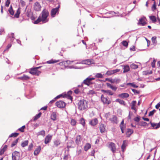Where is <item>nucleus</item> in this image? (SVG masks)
<instances>
[{
    "label": "nucleus",
    "mask_w": 160,
    "mask_h": 160,
    "mask_svg": "<svg viewBox=\"0 0 160 160\" xmlns=\"http://www.w3.org/2000/svg\"><path fill=\"white\" fill-rule=\"evenodd\" d=\"M48 11L46 9L43 10L37 19L34 21L33 23L35 24H38L41 22L43 23L47 22L48 21V17L49 16Z\"/></svg>",
    "instance_id": "f257e3e1"
},
{
    "label": "nucleus",
    "mask_w": 160,
    "mask_h": 160,
    "mask_svg": "<svg viewBox=\"0 0 160 160\" xmlns=\"http://www.w3.org/2000/svg\"><path fill=\"white\" fill-rule=\"evenodd\" d=\"M88 101L85 100H80L78 102V108L80 110H83L88 107Z\"/></svg>",
    "instance_id": "f03ea898"
},
{
    "label": "nucleus",
    "mask_w": 160,
    "mask_h": 160,
    "mask_svg": "<svg viewBox=\"0 0 160 160\" xmlns=\"http://www.w3.org/2000/svg\"><path fill=\"white\" fill-rule=\"evenodd\" d=\"M41 67L40 66L39 67L32 68L31 69L30 71L29 72V73L33 75H38L41 73V72L40 71L38 70V69L40 68Z\"/></svg>",
    "instance_id": "7ed1b4c3"
},
{
    "label": "nucleus",
    "mask_w": 160,
    "mask_h": 160,
    "mask_svg": "<svg viewBox=\"0 0 160 160\" xmlns=\"http://www.w3.org/2000/svg\"><path fill=\"white\" fill-rule=\"evenodd\" d=\"M60 7V5H59L58 7L55 8H53L51 10V14L52 17H55V15L58 13L59 8Z\"/></svg>",
    "instance_id": "20e7f679"
},
{
    "label": "nucleus",
    "mask_w": 160,
    "mask_h": 160,
    "mask_svg": "<svg viewBox=\"0 0 160 160\" xmlns=\"http://www.w3.org/2000/svg\"><path fill=\"white\" fill-rule=\"evenodd\" d=\"M55 105L58 108H64L65 107L66 103L62 101H59L56 102Z\"/></svg>",
    "instance_id": "39448f33"
},
{
    "label": "nucleus",
    "mask_w": 160,
    "mask_h": 160,
    "mask_svg": "<svg viewBox=\"0 0 160 160\" xmlns=\"http://www.w3.org/2000/svg\"><path fill=\"white\" fill-rule=\"evenodd\" d=\"M12 160H19L20 158V154L17 151H15L12 154Z\"/></svg>",
    "instance_id": "423d86ee"
},
{
    "label": "nucleus",
    "mask_w": 160,
    "mask_h": 160,
    "mask_svg": "<svg viewBox=\"0 0 160 160\" xmlns=\"http://www.w3.org/2000/svg\"><path fill=\"white\" fill-rule=\"evenodd\" d=\"M101 99L102 102L104 104H109L111 103L110 101L106 98L104 97L103 95H102L101 96Z\"/></svg>",
    "instance_id": "0eeeda50"
},
{
    "label": "nucleus",
    "mask_w": 160,
    "mask_h": 160,
    "mask_svg": "<svg viewBox=\"0 0 160 160\" xmlns=\"http://www.w3.org/2000/svg\"><path fill=\"white\" fill-rule=\"evenodd\" d=\"M95 79L94 78H91L89 77L87 78L83 82V83L88 85H89L91 83V81Z\"/></svg>",
    "instance_id": "6e6552de"
},
{
    "label": "nucleus",
    "mask_w": 160,
    "mask_h": 160,
    "mask_svg": "<svg viewBox=\"0 0 160 160\" xmlns=\"http://www.w3.org/2000/svg\"><path fill=\"white\" fill-rule=\"evenodd\" d=\"M52 137V135H47L45 138L44 142L46 144L49 143L51 141Z\"/></svg>",
    "instance_id": "1a4fd4ad"
},
{
    "label": "nucleus",
    "mask_w": 160,
    "mask_h": 160,
    "mask_svg": "<svg viewBox=\"0 0 160 160\" xmlns=\"http://www.w3.org/2000/svg\"><path fill=\"white\" fill-rule=\"evenodd\" d=\"M109 120L113 123L117 124L118 122L117 117L114 115H113L112 117L110 118Z\"/></svg>",
    "instance_id": "9d476101"
},
{
    "label": "nucleus",
    "mask_w": 160,
    "mask_h": 160,
    "mask_svg": "<svg viewBox=\"0 0 160 160\" xmlns=\"http://www.w3.org/2000/svg\"><path fill=\"white\" fill-rule=\"evenodd\" d=\"M34 9L36 11H40L41 9V6L38 2H36L34 4Z\"/></svg>",
    "instance_id": "9b49d317"
},
{
    "label": "nucleus",
    "mask_w": 160,
    "mask_h": 160,
    "mask_svg": "<svg viewBox=\"0 0 160 160\" xmlns=\"http://www.w3.org/2000/svg\"><path fill=\"white\" fill-rule=\"evenodd\" d=\"M145 18L144 17H142L140 18L138 22L139 24H141L142 26L145 25L146 24L145 22Z\"/></svg>",
    "instance_id": "f8f14e48"
},
{
    "label": "nucleus",
    "mask_w": 160,
    "mask_h": 160,
    "mask_svg": "<svg viewBox=\"0 0 160 160\" xmlns=\"http://www.w3.org/2000/svg\"><path fill=\"white\" fill-rule=\"evenodd\" d=\"M109 147L112 152L113 153H114L116 150V147L115 143L113 142H111L109 144Z\"/></svg>",
    "instance_id": "ddd939ff"
},
{
    "label": "nucleus",
    "mask_w": 160,
    "mask_h": 160,
    "mask_svg": "<svg viewBox=\"0 0 160 160\" xmlns=\"http://www.w3.org/2000/svg\"><path fill=\"white\" fill-rule=\"evenodd\" d=\"M98 123V120L97 118H94L89 123L92 126H95Z\"/></svg>",
    "instance_id": "4468645a"
},
{
    "label": "nucleus",
    "mask_w": 160,
    "mask_h": 160,
    "mask_svg": "<svg viewBox=\"0 0 160 160\" xmlns=\"http://www.w3.org/2000/svg\"><path fill=\"white\" fill-rule=\"evenodd\" d=\"M99 129L101 133L104 132L105 130V126L104 124H100L99 126Z\"/></svg>",
    "instance_id": "2eb2a0df"
},
{
    "label": "nucleus",
    "mask_w": 160,
    "mask_h": 160,
    "mask_svg": "<svg viewBox=\"0 0 160 160\" xmlns=\"http://www.w3.org/2000/svg\"><path fill=\"white\" fill-rule=\"evenodd\" d=\"M118 97L122 98H127L129 96V95L126 93H122L118 95Z\"/></svg>",
    "instance_id": "dca6fc26"
},
{
    "label": "nucleus",
    "mask_w": 160,
    "mask_h": 160,
    "mask_svg": "<svg viewBox=\"0 0 160 160\" xmlns=\"http://www.w3.org/2000/svg\"><path fill=\"white\" fill-rule=\"evenodd\" d=\"M102 92L109 95H112L113 94V93L111 90H102Z\"/></svg>",
    "instance_id": "f3484780"
},
{
    "label": "nucleus",
    "mask_w": 160,
    "mask_h": 160,
    "mask_svg": "<svg viewBox=\"0 0 160 160\" xmlns=\"http://www.w3.org/2000/svg\"><path fill=\"white\" fill-rule=\"evenodd\" d=\"M57 113L55 112H53L51 115V118L53 121H55L57 119Z\"/></svg>",
    "instance_id": "a211bd4d"
},
{
    "label": "nucleus",
    "mask_w": 160,
    "mask_h": 160,
    "mask_svg": "<svg viewBox=\"0 0 160 160\" xmlns=\"http://www.w3.org/2000/svg\"><path fill=\"white\" fill-rule=\"evenodd\" d=\"M81 137L80 135H78L76 137V143L78 145L80 144L81 142Z\"/></svg>",
    "instance_id": "6ab92c4d"
},
{
    "label": "nucleus",
    "mask_w": 160,
    "mask_h": 160,
    "mask_svg": "<svg viewBox=\"0 0 160 160\" xmlns=\"http://www.w3.org/2000/svg\"><path fill=\"white\" fill-rule=\"evenodd\" d=\"M61 141L59 139H57L53 142L54 145L55 147H58L61 143Z\"/></svg>",
    "instance_id": "aec40b11"
},
{
    "label": "nucleus",
    "mask_w": 160,
    "mask_h": 160,
    "mask_svg": "<svg viewBox=\"0 0 160 160\" xmlns=\"http://www.w3.org/2000/svg\"><path fill=\"white\" fill-rule=\"evenodd\" d=\"M7 145H5L4 147L0 150V155H2L5 151L7 150Z\"/></svg>",
    "instance_id": "412c9836"
},
{
    "label": "nucleus",
    "mask_w": 160,
    "mask_h": 160,
    "mask_svg": "<svg viewBox=\"0 0 160 160\" xmlns=\"http://www.w3.org/2000/svg\"><path fill=\"white\" fill-rule=\"evenodd\" d=\"M74 61H69V60H67V61H63L62 62H60L59 63V65H62L63 64H65V62H66L68 64H71L72 62H73Z\"/></svg>",
    "instance_id": "4be33fe9"
},
{
    "label": "nucleus",
    "mask_w": 160,
    "mask_h": 160,
    "mask_svg": "<svg viewBox=\"0 0 160 160\" xmlns=\"http://www.w3.org/2000/svg\"><path fill=\"white\" fill-rule=\"evenodd\" d=\"M41 150V147L39 146L38 148H37L34 152V154L35 155H38L39 152H40Z\"/></svg>",
    "instance_id": "5701e85b"
},
{
    "label": "nucleus",
    "mask_w": 160,
    "mask_h": 160,
    "mask_svg": "<svg viewBox=\"0 0 160 160\" xmlns=\"http://www.w3.org/2000/svg\"><path fill=\"white\" fill-rule=\"evenodd\" d=\"M133 132V130L131 129H128L126 133L128 137H129Z\"/></svg>",
    "instance_id": "b1692460"
},
{
    "label": "nucleus",
    "mask_w": 160,
    "mask_h": 160,
    "mask_svg": "<svg viewBox=\"0 0 160 160\" xmlns=\"http://www.w3.org/2000/svg\"><path fill=\"white\" fill-rule=\"evenodd\" d=\"M29 78H30L28 76L25 75H24L23 76L18 78L19 79L23 80H28Z\"/></svg>",
    "instance_id": "393cba45"
},
{
    "label": "nucleus",
    "mask_w": 160,
    "mask_h": 160,
    "mask_svg": "<svg viewBox=\"0 0 160 160\" xmlns=\"http://www.w3.org/2000/svg\"><path fill=\"white\" fill-rule=\"evenodd\" d=\"M92 63V62L89 60H86L82 61V64H85L90 65Z\"/></svg>",
    "instance_id": "a878e982"
},
{
    "label": "nucleus",
    "mask_w": 160,
    "mask_h": 160,
    "mask_svg": "<svg viewBox=\"0 0 160 160\" xmlns=\"http://www.w3.org/2000/svg\"><path fill=\"white\" fill-rule=\"evenodd\" d=\"M36 134L37 136L41 135L44 137L45 135V132L44 130H42L37 133Z\"/></svg>",
    "instance_id": "bb28decb"
},
{
    "label": "nucleus",
    "mask_w": 160,
    "mask_h": 160,
    "mask_svg": "<svg viewBox=\"0 0 160 160\" xmlns=\"http://www.w3.org/2000/svg\"><path fill=\"white\" fill-rule=\"evenodd\" d=\"M91 148V145L88 143L86 144L84 147V150L85 151H87L89 149Z\"/></svg>",
    "instance_id": "cd10ccee"
},
{
    "label": "nucleus",
    "mask_w": 160,
    "mask_h": 160,
    "mask_svg": "<svg viewBox=\"0 0 160 160\" xmlns=\"http://www.w3.org/2000/svg\"><path fill=\"white\" fill-rule=\"evenodd\" d=\"M116 102H119L120 104L123 105H125V102L122 100L119 99H118L115 100Z\"/></svg>",
    "instance_id": "c85d7f7f"
},
{
    "label": "nucleus",
    "mask_w": 160,
    "mask_h": 160,
    "mask_svg": "<svg viewBox=\"0 0 160 160\" xmlns=\"http://www.w3.org/2000/svg\"><path fill=\"white\" fill-rule=\"evenodd\" d=\"M20 13V8H18L17 12L15 14L14 17L16 18H18L19 17V15Z\"/></svg>",
    "instance_id": "c756f323"
},
{
    "label": "nucleus",
    "mask_w": 160,
    "mask_h": 160,
    "mask_svg": "<svg viewBox=\"0 0 160 160\" xmlns=\"http://www.w3.org/2000/svg\"><path fill=\"white\" fill-rule=\"evenodd\" d=\"M126 140H124L123 141V143L122 145L121 148L123 152H124V150L125 149L126 147Z\"/></svg>",
    "instance_id": "7c9ffc66"
},
{
    "label": "nucleus",
    "mask_w": 160,
    "mask_h": 160,
    "mask_svg": "<svg viewBox=\"0 0 160 160\" xmlns=\"http://www.w3.org/2000/svg\"><path fill=\"white\" fill-rule=\"evenodd\" d=\"M123 69L124 70L123 72L124 73L127 72L130 70L129 67L128 65H126L124 67Z\"/></svg>",
    "instance_id": "2f4dec72"
},
{
    "label": "nucleus",
    "mask_w": 160,
    "mask_h": 160,
    "mask_svg": "<svg viewBox=\"0 0 160 160\" xmlns=\"http://www.w3.org/2000/svg\"><path fill=\"white\" fill-rule=\"evenodd\" d=\"M60 61L59 60H50L47 61V63L48 64L53 63L56 62H57Z\"/></svg>",
    "instance_id": "473e14b6"
},
{
    "label": "nucleus",
    "mask_w": 160,
    "mask_h": 160,
    "mask_svg": "<svg viewBox=\"0 0 160 160\" xmlns=\"http://www.w3.org/2000/svg\"><path fill=\"white\" fill-rule=\"evenodd\" d=\"M42 113L41 112H39L38 114L36 115L34 117V118L33 119V120L35 121L36 120L38 119L39 118L41 115Z\"/></svg>",
    "instance_id": "72a5a7b5"
},
{
    "label": "nucleus",
    "mask_w": 160,
    "mask_h": 160,
    "mask_svg": "<svg viewBox=\"0 0 160 160\" xmlns=\"http://www.w3.org/2000/svg\"><path fill=\"white\" fill-rule=\"evenodd\" d=\"M157 37L156 36L153 37L152 38V41L153 44H156L157 43Z\"/></svg>",
    "instance_id": "f704fd0d"
},
{
    "label": "nucleus",
    "mask_w": 160,
    "mask_h": 160,
    "mask_svg": "<svg viewBox=\"0 0 160 160\" xmlns=\"http://www.w3.org/2000/svg\"><path fill=\"white\" fill-rule=\"evenodd\" d=\"M130 66L131 68L133 69H136L138 68V65L135 64L134 63H132L130 65Z\"/></svg>",
    "instance_id": "c9c22d12"
},
{
    "label": "nucleus",
    "mask_w": 160,
    "mask_h": 160,
    "mask_svg": "<svg viewBox=\"0 0 160 160\" xmlns=\"http://www.w3.org/2000/svg\"><path fill=\"white\" fill-rule=\"evenodd\" d=\"M28 140H26L24 141V142H22L21 143V146L23 147H24L25 146H27L28 144Z\"/></svg>",
    "instance_id": "e433bc0d"
},
{
    "label": "nucleus",
    "mask_w": 160,
    "mask_h": 160,
    "mask_svg": "<svg viewBox=\"0 0 160 160\" xmlns=\"http://www.w3.org/2000/svg\"><path fill=\"white\" fill-rule=\"evenodd\" d=\"M18 140V138H17L15 141H13L12 142V144L11 145V147H14V146H15L17 143Z\"/></svg>",
    "instance_id": "4c0bfd02"
},
{
    "label": "nucleus",
    "mask_w": 160,
    "mask_h": 160,
    "mask_svg": "<svg viewBox=\"0 0 160 160\" xmlns=\"http://www.w3.org/2000/svg\"><path fill=\"white\" fill-rule=\"evenodd\" d=\"M150 19L153 22H156V18L154 16H152L149 17Z\"/></svg>",
    "instance_id": "58836bf2"
},
{
    "label": "nucleus",
    "mask_w": 160,
    "mask_h": 160,
    "mask_svg": "<svg viewBox=\"0 0 160 160\" xmlns=\"http://www.w3.org/2000/svg\"><path fill=\"white\" fill-rule=\"evenodd\" d=\"M70 123L71 125L74 126L76 123V121L75 119H72L71 120Z\"/></svg>",
    "instance_id": "ea45409f"
},
{
    "label": "nucleus",
    "mask_w": 160,
    "mask_h": 160,
    "mask_svg": "<svg viewBox=\"0 0 160 160\" xmlns=\"http://www.w3.org/2000/svg\"><path fill=\"white\" fill-rule=\"evenodd\" d=\"M95 77L98 78H103V75L100 73H97L95 75Z\"/></svg>",
    "instance_id": "a19ab883"
},
{
    "label": "nucleus",
    "mask_w": 160,
    "mask_h": 160,
    "mask_svg": "<svg viewBox=\"0 0 160 160\" xmlns=\"http://www.w3.org/2000/svg\"><path fill=\"white\" fill-rule=\"evenodd\" d=\"M122 44L125 47H127L128 45V42L126 41H123L121 42Z\"/></svg>",
    "instance_id": "79ce46f5"
},
{
    "label": "nucleus",
    "mask_w": 160,
    "mask_h": 160,
    "mask_svg": "<svg viewBox=\"0 0 160 160\" xmlns=\"http://www.w3.org/2000/svg\"><path fill=\"white\" fill-rule=\"evenodd\" d=\"M156 110L155 109L153 110L152 111L150 112L149 113L148 116H152L154 113L156 112Z\"/></svg>",
    "instance_id": "37998d69"
},
{
    "label": "nucleus",
    "mask_w": 160,
    "mask_h": 160,
    "mask_svg": "<svg viewBox=\"0 0 160 160\" xmlns=\"http://www.w3.org/2000/svg\"><path fill=\"white\" fill-rule=\"evenodd\" d=\"M127 85H130L133 87L134 88H137L138 87V86L135 85L133 83H128L127 84Z\"/></svg>",
    "instance_id": "c03bdc74"
},
{
    "label": "nucleus",
    "mask_w": 160,
    "mask_h": 160,
    "mask_svg": "<svg viewBox=\"0 0 160 160\" xmlns=\"http://www.w3.org/2000/svg\"><path fill=\"white\" fill-rule=\"evenodd\" d=\"M106 75H107L108 76H110V75H111L112 74H113L112 71V70H110V71H107L106 73Z\"/></svg>",
    "instance_id": "a18cd8bd"
},
{
    "label": "nucleus",
    "mask_w": 160,
    "mask_h": 160,
    "mask_svg": "<svg viewBox=\"0 0 160 160\" xmlns=\"http://www.w3.org/2000/svg\"><path fill=\"white\" fill-rule=\"evenodd\" d=\"M19 134V133H14L11 134L9 136V137H16Z\"/></svg>",
    "instance_id": "49530a36"
},
{
    "label": "nucleus",
    "mask_w": 160,
    "mask_h": 160,
    "mask_svg": "<svg viewBox=\"0 0 160 160\" xmlns=\"http://www.w3.org/2000/svg\"><path fill=\"white\" fill-rule=\"evenodd\" d=\"M20 4L22 7H23L25 5V2L22 0H21L20 2Z\"/></svg>",
    "instance_id": "de8ad7c7"
},
{
    "label": "nucleus",
    "mask_w": 160,
    "mask_h": 160,
    "mask_svg": "<svg viewBox=\"0 0 160 160\" xmlns=\"http://www.w3.org/2000/svg\"><path fill=\"white\" fill-rule=\"evenodd\" d=\"M10 13L11 15H13L14 14V11L12 9V8L11 7V8H10L9 9V10H8Z\"/></svg>",
    "instance_id": "09e8293b"
},
{
    "label": "nucleus",
    "mask_w": 160,
    "mask_h": 160,
    "mask_svg": "<svg viewBox=\"0 0 160 160\" xmlns=\"http://www.w3.org/2000/svg\"><path fill=\"white\" fill-rule=\"evenodd\" d=\"M73 143V141H71L69 142L68 143L67 148H70L71 147V144Z\"/></svg>",
    "instance_id": "8fccbe9b"
},
{
    "label": "nucleus",
    "mask_w": 160,
    "mask_h": 160,
    "mask_svg": "<svg viewBox=\"0 0 160 160\" xmlns=\"http://www.w3.org/2000/svg\"><path fill=\"white\" fill-rule=\"evenodd\" d=\"M80 123L82 124L83 126H84L85 121L84 119L82 118L80 120Z\"/></svg>",
    "instance_id": "3c124183"
},
{
    "label": "nucleus",
    "mask_w": 160,
    "mask_h": 160,
    "mask_svg": "<svg viewBox=\"0 0 160 160\" xmlns=\"http://www.w3.org/2000/svg\"><path fill=\"white\" fill-rule=\"evenodd\" d=\"M25 128V126H23L22 127L19 128L18 129V130L21 132H23L24 131V129Z\"/></svg>",
    "instance_id": "603ef678"
},
{
    "label": "nucleus",
    "mask_w": 160,
    "mask_h": 160,
    "mask_svg": "<svg viewBox=\"0 0 160 160\" xmlns=\"http://www.w3.org/2000/svg\"><path fill=\"white\" fill-rule=\"evenodd\" d=\"M132 91L133 92L134 94H139V92L134 89H131Z\"/></svg>",
    "instance_id": "864d4df0"
},
{
    "label": "nucleus",
    "mask_w": 160,
    "mask_h": 160,
    "mask_svg": "<svg viewBox=\"0 0 160 160\" xmlns=\"http://www.w3.org/2000/svg\"><path fill=\"white\" fill-rule=\"evenodd\" d=\"M69 68H75V69H80L81 68H78L76 66L72 65L71 66H69Z\"/></svg>",
    "instance_id": "5fc2aeb1"
},
{
    "label": "nucleus",
    "mask_w": 160,
    "mask_h": 160,
    "mask_svg": "<svg viewBox=\"0 0 160 160\" xmlns=\"http://www.w3.org/2000/svg\"><path fill=\"white\" fill-rule=\"evenodd\" d=\"M33 147V145L32 144H30L28 146V150L30 151L32 149Z\"/></svg>",
    "instance_id": "6e6d98bb"
},
{
    "label": "nucleus",
    "mask_w": 160,
    "mask_h": 160,
    "mask_svg": "<svg viewBox=\"0 0 160 160\" xmlns=\"http://www.w3.org/2000/svg\"><path fill=\"white\" fill-rule=\"evenodd\" d=\"M156 6L155 3V2H154V4L153 5L152 7V10H154L156 9Z\"/></svg>",
    "instance_id": "4d7b16f0"
},
{
    "label": "nucleus",
    "mask_w": 160,
    "mask_h": 160,
    "mask_svg": "<svg viewBox=\"0 0 160 160\" xmlns=\"http://www.w3.org/2000/svg\"><path fill=\"white\" fill-rule=\"evenodd\" d=\"M95 93V92L94 90H90L88 93V94H93Z\"/></svg>",
    "instance_id": "13d9d810"
},
{
    "label": "nucleus",
    "mask_w": 160,
    "mask_h": 160,
    "mask_svg": "<svg viewBox=\"0 0 160 160\" xmlns=\"http://www.w3.org/2000/svg\"><path fill=\"white\" fill-rule=\"evenodd\" d=\"M140 118L139 117H137L134 119V120L135 121L137 122H139L140 121Z\"/></svg>",
    "instance_id": "bf43d9fd"
},
{
    "label": "nucleus",
    "mask_w": 160,
    "mask_h": 160,
    "mask_svg": "<svg viewBox=\"0 0 160 160\" xmlns=\"http://www.w3.org/2000/svg\"><path fill=\"white\" fill-rule=\"evenodd\" d=\"M117 88V87L115 86H113V85L112 86L111 88V89L112 90L114 91H116Z\"/></svg>",
    "instance_id": "052dcab7"
},
{
    "label": "nucleus",
    "mask_w": 160,
    "mask_h": 160,
    "mask_svg": "<svg viewBox=\"0 0 160 160\" xmlns=\"http://www.w3.org/2000/svg\"><path fill=\"white\" fill-rule=\"evenodd\" d=\"M115 83H119L120 81V80L119 79H114Z\"/></svg>",
    "instance_id": "680f3d73"
},
{
    "label": "nucleus",
    "mask_w": 160,
    "mask_h": 160,
    "mask_svg": "<svg viewBox=\"0 0 160 160\" xmlns=\"http://www.w3.org/2000/svg\"><path fill=\"white\" fill-rule=\"evenodd\" d=\"M10 0H7V1L6 2V6L7 7H8L10 4Z\"/></svg>",
    "instance_id": "e2e57ef3"
},
{
    "label": "nucleus",
    "mask_w": 160,
    "mask_h": 160,
    "mask_svg": "<svg viewBox=\"0 0 160 160\" xmlns=\"http://www.w3.org/2000/svg\"><path fill=\"white\" fill-rule=\"evenodd\" d=\"M112 71L113 73L114 74L117 72H119L120 70V69H116L112 70Z\"/></svg>",
    "instance_id": "0e129e2a"
},
{
    "label": "nucleus",
    "mask_w": 160,
    "mask_h": 160,
    "mask_svg": "<svg viewBox=\"0 0 160 160\" xmlns=\"http://www.w3.org/2000/svg\"><path fill=\"white\" fill-rule=\"evenodd\" d=\"M156 61L155 60H154L152 63V66L153 68H154L155 66Z\"/></svg>",
    "instance_id": "69168bd1"
},
{
    "label": "nucleus",
    "mask_w": 160,
    "mask_h": 160,
    "mask_svg": "<svg viewBox=\"0 0 160 160\" xmlns=\"http://www.w3.org/2000/svg\"><path fill=\"white\" fill-rule=\"evenodd\" d=\"M136 102L135 101H133L132 102V105L135 106Z\"/></svg>",
    "instance_id": "338daca9"
},
{
    "label": "nucleus",
    "mask_w": 160,
    "mask_h": 160,
    "mask_svg": "<svg viewBox=\"0 0 160 160\" xmlns=\"http://www.w3.org/2000/svg\"><path fill=\"white\" fill-rule=\"evenodd\" d=\"M80 92L79 90L78 89H76L74 90V92L75 93L78 94Z\"/></svg>",
    "instance_id": "774afa93"
}]
</instances>
